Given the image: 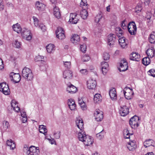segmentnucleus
<instances>
[{
	"label": "nucleus",
	"mask_w": 155,
	"mask_h": 155,
	"mask_svg": "<svg viewBox=\"0 0 155 155\" xmlns=\"http://www.w3.org/2000/svg\"><path fill=\"white\" fill-rule=\"evenodd\" d=\"M23 151L28 155H39L40 151L38 147L31 146L29 148L25 147L23 149Z\"/></svg>",
	"instance_id": "nucleus-1"
},
{
	"label": "nucleus",
	"mask_w": 155,
	"mask_h": 155,
	"mask_svg": "<svg viewBox=\"0 0 155 155\" xmlns=\"http://www.w3.org/2000/svg\"><path fill=\"white\" fill-rule=\"evenodd\" d=\"M22 75L23 78L28 80H31L33 78V75L31 71L26 67L22 70Z\"/></svg>",
	"instance_id": "nucleus-2"
},
{
	"label": "nucleus",
	"mask_w": 155,
	"mask_h": 155,
	"mask_svg": "<svg viewBox=\"0 0 155 155\" xmlns=\"http://www.w3.org/2000/svg\"><path fill=\"white\" fill-rule=\"evenodd\" d=\"M127 29L130 34L132 35H134L136 34L137 28L134 22H130L128 24Z\"/></svg>",
	"instance_id": "nucleus-3"
},
{
	"label": "nucleus",
	"mask_w": 155,
	"mask_h": 155,
	"mask_svg": "<svg viewBox=\"0 0 155 155\" xmlns=\"http://www.w3.org/2000/svg\"><path fill=\"white\" fill-rule=\"evenodd\" d=\"M21 33L23 38L27 41H29L31 39L32 36L29 30L25 28H23Z\"/></svg>",
	"instance_id": "nucleus-4"
},
{
	"label": "nucleus",
	"mask_w": 155,
	"mask_h": 155,
	"mask_svg": "<svg viewBox=\"0 0 155 155\" xmlns=\"http://www.w3.org/2000/svg\"><path fill=\"white\" fill-rule=\"evenodd\" d=\"M139 117L136 116H134L130 119L129 124L132 128L135 129L139 126Z\"/></svg>",
	"instance_id": "nucleus-5"
},
{
	"label": "nucleus",
	"mask_w": 155,
	"mask_h": 155,
	"mask_svg": "<svg viewBox=\"0 0 155 155\" xmlns=\"http://www.w3.org/2000/svg\"><path fill=\"white\" fill-rule=\"evenodd\" d=\"M0 91L5 95H9L10 93V90L8 86L5 82L0 84Z\"/></svg>",
	"instance_id": "nucleus-6"
},
{
	"label": "nucleus",
	"mask_w": 155,
	"mask_h": 155,
	"mask_svg": "<svg viewBox=\"0 0 155 155\" xmlns=\"http://www.w3.org/2000/svg\"><path fill=\"white\" fill-rule=\"evenodd\" d=\"M123 91L125 98L128 100L130 99L134 94L133 90L127 87L124 88Z\"/></svg>",
	"instance_id": "nucleus-7"
},
{
	"label": "nucleus",
	"mask_w": 155,
	"mask_h": 155,
	"mask_svg": "<svg viewBox=\"0 0 155 155\" xmlns=\"http://www.w3.org/2000/svg\"><path fill=\"white\" fill-rule=\"evenodd\" d=\"M9 76L11 81H13L15 83H18L21 80V77L18 73L12 72L10 74Z\"/></svg>",
	"instance_id": "nucleus-8"
},
{
	"label": "nucleus",
	"mask_w": 155,
	"mask_h": 155,
	"mask_svg": "<svg viewBox=\"0 0 155 155\" xmlns=\"http://www.w3.org/2000/svg\"><path fill=\"white\" fill-rule=\"evenodd\" d=\"M97 85L96 81L91 78L87 82V88L90 90L94 89Z\"/></svg>",
	"instance_id": "nucleus-9"
},
{
	"label": "nucleus",
	"mask_w": 155,
	"mask_h": 155,
	"mask_svg": "<svg viewBox=\"0 0 155 155\" xmlns=\"http://www.w3.org/2000/svg\"><path fill=\"white\" fill-rule=\"evenodd\" d=\"M128 65L127 62L125 59L122 60L120 64L119 70L120 71H124L128 69Z\"/></svg>",
	"instance_id": "nucleus-10"
},
{
	"label": "nucleus",
	"mask_w": 155,
	"mask_h": 155,
	"mask_svg": "<svg viewBox=\"0 0 155 155\" xmlns=\"http://www.w3.org/2000/svg\"><path fill=\"white\" fill-rule=\"evenodd\" d=\"M103 113L99 109H96L94 113V115L97 121L101 120L103 118Z\"/></svg>",
	"instance_id": "nucleus-11"
},
{
	"label": "nucleus",
	"mask_w": 155,
	"mask_h": 155,
	"mask_svg": "<svg viewBox=\"0 0 155 155\" xmlns=\"http://www.w3.org/2000/svg\"><path fill=\"white\" fill-rule=\"evenodd\" d=\"M79 21L77 15L75 13H71L70 14L69 22L72 24H76Z\"/></svg>",
	"instance_id": "nucleus-12"
},
{
	"label": "nucleus",
	"mask_w": 155,
	"mask_h": 155,
	"mask_svg": "<svg viewBox=\"0 0 155 155\" xmlns=\"http://www.w3.org/2000/svg\"><path fill=\"white\" fill-rule=\"evenodd\" d=\"M129 113L128 108L126 106H123L120 107L119 113L122 116H125L127 115Z\"/></svg>",
	"instance_id": "nucleus-13"
},
{
	"label": "nucleus",
	"mask_w": 155,
	"mask_h": 155,
	"mask_svg": "<svg viewBox=\"0 0 155 155\" xmlns=\"http://www.w3.org/2000/svg\"><path fill=\"white\" fill-rule=\"evenodd\" d=\"M116 36L115 34H110L108 36V44L110 46L114 44L116 39Z\"/></svg>",
	"instance_id": "nucleus-14"
},
{
	"label": "nucleus",
	"mask_w": 155,
	"mask_h": 155,
	"mask_svg": "<svg viewBox=\"0 0 155 155\" xmlns=\"http://www.w3.org/2000/svg\"><path fill=\"white\" fill-rule=\"evenodd\" d=\"M101 64L103 73L105 75L108 70V64L107 62L104 61L102 62Z\"/></svg>",
	"instance_id": "nucleus-15"
},
{
	"label": "nucleus",
	"mask_w": 155,
	"mask_h": 155,
	"mask_svg": "<svg viewBox=\"0 0 155 155\" xmlns=\"http://www.w3.org/2000/svg\"><path fill=\"white\" fill-rule=\"evenodd\" d=\"M140 55L137 53H132L130 55V59L131 60L138 61L140 60Z\"/></svg>",
	"instance_id": "nucleus-16"
},
{
	"label": "nucleus",
	"mask_w": 155,
	"mask_h": 155,
	"mask_svg": "<svg viewBox=\"0 0 155 155\" xmlns=\"http://www.w3.org/2000/svg\"><path fill=\"white\" fill-rule=\"evenodd\" d=\"M73 72L69 70L64 71L63 73V76L65 79H69L72 78L73 76Z\"/></svg>",
	"instance_id": "nucleus-17"
},
{
	"label": "nucleus",
	"mask_w": 155,
	"mask_h": 155,
	"mask_svg": "<svg viewBox=\"0 0 155 155\" xmlns=\"http://www.w3.org/2000/svg\"><path fill=\"white\" fill-rule=\"evenodd\" d=\"M45 5L40 2H37L35 4L36 9L39 11H42L45 10Z\"/></svg>",
	"instance_id": "nucleus-18"
},
{
	"label": "nucleus",
	"mask_w": 155,
	"mask_h": 155,
	"mask_svg": "<svg viewBox=\"0 0 155 155\" xmlns=\"http://www.w3.org/2000/svg\"><path fill=\"white\" fill-rule=\"evenodd\" d=\"M83 142L85 145L87 146H90L92 144L93 142V139L91 137L87 135L86 137Z\"/></svg>",
	"instance_id": "nucleus-19"
},
{
	"label": "nucleus",
	"mask_w": 155,
	"mask_h": 155,
	"mask_svg": "<svg viewBox=\"0 0 155 155\" xmlns=\"http://www.w3.org/2000/svg\"><path fill=\"white\" fill-rule=\"evenodd\" d=\"M127 147L129 150L134 151L136 147L134 141V140L131 141L130 140V142H128L127 145Z\"/></svg>",
	"instance_id": "nucleus-20"
},
{
	"label": "nucleus",
	"mask_w": 155,
	"mask_h": 155,
	"mask_svg": "<svg viewBox=\"0 0 155 155\" xmlns=\"http://www.w3.org/2000/svg\"><path fill=\"white\" fill-rule=\"evenodd\" d=\"M109 94L112 100H116L117 96L116 91L115 88H114L110 90Z\"/></svg>",
	"instance_id": "nucleus-21"
},
{
	"label": "nucleus",
	"mask_w": 155,
	"mask_h": 155,
	"mask_svg": "<svg viewBox=\"0 0 155 155\" xmlns=\"http://www.w3.org/2000/svg\"><path fill=\"white\" fill-rule=\"evenodd\" d=\"M77 91V88L72 84L68 86L67 88V91L68 92L71 94H74Z\"/></svg>",
	"instance_id": "nucleus-22"
},
{
	"label": "nucleus",
	"mask_w": 155,
	"mask_h": 155,
	"mask_svg": "<svg viewBox=\"0 0 155 155\" xmlns=\"http://www.w3.org/2000/svg\"><path fill=\"white\" fill-rule=\"evenodd\" d=\"M87 135H86L85 132L83 130H81V132H79L78 134V137L80 141L83 142L86 137Z\"/></svg>",
	"instance_id": "nucleus-23"
},
{
	"label": "nucleus",
	"mask_w": 155,
	"mask_h": 155,
	"mask_svg": "<svg viewBox=\"0 0 155 155\" xmlns=\"http://www.w3.org/2000/svg\"><path fill=\"white\" fill-rule=\"evenodd\" d=\"M12 28L13 30L18 33H21V31H22V29L20 25L18 23L12 26Z\"/></svg>",
	"instance_id": "nucleus-24"
},
{
	"label": "nucleus",
	"mask_w": 155,
	"mask_h": 155,
	"mask_svg": "<svg viewBox=\"0 0 155 155\" xmlns=\"http://www.w3.org/2000/svg\"><path fill=\"white\" fill-rule=\"evenodd\" d=\"M53 14L54 16L58 18H60L61 14L59 8L55 6L53 9Z\"/></svg>",
	"instance_id": "nucleus-25"
},
{
	"label": "nucleus",
	"mask_w": 155,
	"mask_h": 155,
	"mask_svg": "<svg viewBox=\"0 0 155 155\" xmlns=\"http://www.w3.org/2000/svg\"><path fill=\"white\" fill-rule=\"evenodd\" d=\"M146 53L148 57L153 58L155 55V50L153 48H149L146 51Z\"/></svg>",
	"instance_id": "nucleus-26"
},
{
	"label": "nucleus",
	"mask_w": 155,
	"mask_h": 155,
	"mask_svg": "<svg viewBox=\"0 0 155 155\" xmlns=\"http://www.w3.org/2000/svg\"><path fill=\"white\" fill-rule=\"evenodd\" d=\"M76 123L77 127L81 131L84 128L83 120L79 119H77L76 121Z\"/></svg>",
	"instance_id": "nucleus-27"
},
{
	"label": "nucleus",
	"mask_w": 155,
	"mask_h": 155,
	"mask_svg": "<svg viewBox=\"0 0 155 155\" xmlns=\"http://www.w3.org/2000/svg\"><path fill=\"white\" fill-rule=\"evenodd\" d=\"M68 104L70 109L71 110H72L75 109L76 104H75L74 101L73 99H71L68 100Z\"/></svg>",
	"instance_id": "nucleus-28"
},
{
	"label": "nucleus",
	"mask_w": 155,
	"mask_h": 155,
	"mask_svg": "<svg viewBox=\"0 0 155 155\" xmlns=\"http://www.w3.org/2000/svg\"><path fill=\"white\" fill-rule=\"evenodd\" d=\"M118 41L120 46L123 48H125L127 45L125 42V38L124 37H122L119 38Z\"/></svg>",
	"instance_id": "nucleus-29"
},
{
	"label": "nucleus",
	"mask_w": 155,
	"mask_h": 155,
	"mask_svg": "<svg viewBox=\"0 0 155 155\" xmlns=\"http://www.w3.org/2000/svg\"><path fill=\"white\" fill-rule=\"evenodd\" d=\"M55 46L52 44H49L46 46V49L48 52L49 53H53L55 51Z\"/></svg>",
	"instance_id": "nucleus-30"
},
{
	"label": "nucleus",
	"mask_w": 155,
	"mask_h": 155,
	"mask_svg": "<svg viewBox=\"0 0 155 155\" xmlns=\"http://www.w3.org/2000/svg\"><path fill=\"white\" fill-rule=\"evenodd\" d=\"M153 143L154 141L152 140L149 139L148 140H147L144 142V146L145 148L151 146L154 147V145H153Z\"/></svg>",
	"instance_id": "nucleus-31"
},
{
	"label": "nucleus",
	"mask_w": 155,
	"mask_h": 155,
	"mask_svg": "<svg viewBox=\"0 0 155 155\" xmlns=\"http://www.w3.org/2000/svg\"><path fill=\"white\" fill-rule=\"evenodd\" d=\"M11 106L13 108V110L16 112H18L20 111V109L18 106V103L15 101H12L11 103Z\"/></svg>",
	"instance_id": "nucleus-32"
},
{
	"label": "nucleus",
	"mask_w": 155,
	"mask_h": 155,
	"mask_svg": "<svg viewBox=\"0 0 155 155\" xmlns=\"http://www.w3.org/2000/svg\"><path fill=\"white\" fill-rule=\"evenodd\" d=\"M80 15L81 17L84 19H87L88 15V12L85 9L82 10L80 12Z\"/></svg>",
	"instance_id": "nucleus-33"
},
{
	"label": "nucleus",
	"mask_w": 155,
	"mask_h": 155,
	"mask_svg": "<svg viewBox=\"0 0 155 155\" xmlns=\"http://www.w3.org/2000/svg\"><path fill=\"white\" fill-rule=\"evenodd\" d=\"M71 40L73 43H77L80 40V37L78 35L74 34L71 38Z\"/></svg>",
	"instance_id": "nucleus-34"
},
{
	"label": "nucleus",
	"mask_w": 155,
	"mask_h": 155,
	"mask_svg": "<svg viewBox=\"0 0 155 155\" xmlns=\"http://www.w3.org/2000/svg\"><path fill=\"white\" fill-rule=\"evenodd\" d=\"M6 144L9 146L11 149L13 150L15 148V143L12 140H8L7 141Z\"/></svg>",
	"instance_id": "nucleus-35"
},
{
	"label": "nucleus",
	"mask_w": 155,
	"mask_h": 155,
	"mask_svg": "<svg viewBox=\"0 0 155 155\" xmlns=\"http://www.w3.org/2000/svg\"><path fill=\"white\" fill-rule=\"evenodd\" d=\"M39 132L45 135L47 132V129L45 126L44 125H41L39 126Z\"/></svg>",
	"instance_id": "nucleus-36"
},
{
	"label": "nucleus",
	"mask_w": 155,
	"mask_h": 155,
	"mask_svg": "<svg viewBox=\"0 0 155 155\" xmlns=\"http://www.w3.org/2000/svg\"><path fill=\"white\" fill-rule=\"evenodd\" d=\"M149 40L151 43H155V32H153L150 35L149 38Z\"/></svg>",
	"instance_id": "nucleus-37"
},
{
	"label": "nucleus",
	"mask_w": 155,
	"mask_h": 155,
	"mask_svg": "<svg viewBox=\"0 0 155 155\" xmlns=\"http://www.w3.org/2000/svg\"><path fill=\"white\" fill-rule=\"evenodd\" d=\"M123 134L124 137L126 139H130V135L133 134H132L130 133L127 129H125L124 130Z\"/></svg>",
	"instance_id": "nucleus-38"
},
{
	"label": "nucleus",
	"mask_w": 155,
	"mask_h": 155,
	"mask_svg": "<svg viewBox=\"0 0 155 155\" xmlns=\"http://www.w3.org/2000/svg\"><path fill=\"white\" fill-rule=\"evenodd\" d=\"M150 59L149 57H146L143 58L142 60V63L145 65H148L150 63Z\"/></svg>",
	"instance_id": "nucleus-39"
},
{
	"label": "nucleus",
	"mask_w": 155,
	"mask_h": 155,
	"mask_svg": "<svg viewBox=\"0 0 155 155\" xmlns=\"http://www.w3.org/2000/svg\"><path fill=\"white\" fill-rule=\"evenodd\" d=\"M94 102L98 103L101 100V96L100 94H96L94 96Z\"/></svg>",
	"instance_id": "nucleus-40"
},
{
	"label": "nucleus",
	"mask_w": 155,
	"mask_h": 155,
	"mask_svg": "<svg viewBox=\"0 0 155 155\" xmlns=\"http://www.w3.org/2000/svg\"><path fill=\"white\" fill-rule=\"evenodd\" d=\"M13 45L14 47L19 48L21 45V42L18 41L17 40H15L13 42Z\"/></svg>",
	"instance_id": "nucleus-41"
},
{
	"label": "nucleus",
	"mask_w": 155,
	"mask_h": 155,
	"mask_svg": "<svg viewBox=\"0 0 155 155\" xmlns=\"http://www.w3.org/2000/svg\"><path fill=\"white\" fill-rule=\"evenodd\" d=\"M104 132L103 130H102L100 132L97 133L96 136L99 139L101 140L104 137Z\"/></svg>",
	"instance_id": "nucleus-42"
},
{
	"label": "nucleus",
	"mask_w": 155,
	"mask_h": 155,
	"mask_svg": "<svg viewBox=\"0 0 155 155\" xmlns=\"http://www.w3.org/2000/svg\"><path fill=\"white\" fill-rule=\"evenodd\" d=\"M32 18L34 21V23L35 26L36 27H38L40 24L38 23L39 20L38 19L34 16Z\"/></svg>",
	"instance_id": "nucleus-43"
},
{
	"label": "nucleus",
	"mask_w": 155,
	"mask_h": 155,
	"mask_svg": "<svg viewBox=\"0 0 155 155\" xmlns=\"http://www.w3.org/2000/svg\"><path fill=\"white\" fill-rule=\"evenodd\" d=\"M64 31L63 28L61 27L58 28L57 30L56 31V35H60L62 33H64Z\"/></svg>",
	"instance_id": "nucleus-44"
},
{
	"label": "nucleus",
	"mask_w": 155,
	"mask_h": 155,
	"mask_svg": "<svg viewBox=\"0 0 155 155\" xmlns=\"http://www.w3.org/2000/svg\"><path fill=\"white\" fill-rule=\"evenodd\" d=\"M142 6L140 4L138 5L135 8V12L136 13H139L142 10Z\"/></svg>",
	"instance_id": "nucleus-45"
},
{
	"label": "nucleus",
	"mask_w": 155,
	"mask_h": 155,
	"mask_svg": "<svg viewBox=\"0 0 155 155\" xmlns=\"http://www.w3.org/2000/svg\"><path fill=\"white\" fill-rule=\"evenodd\" d=\"M3 124L4 128L5 129V130L8 128L10 127L8 122L7 121H4L3 122Z\"/></svg>",
	"instance_id": "nucleus-46"
},
{
	"label": "nucleus",
	"mask_w": 155,
	"mask_h": 155,
	"mask_svg": "<svg viewBox=\"0 0 155 155\" xmlns=\"http://www.w3.org/2000/svg\"><path fill=\"white\" fill-rule=\"evenodd\" d=\"M148 73L149 75L154 77H155V70L154 69H150Z\"/></svg>",
	"instance_id": "nucleus-47"
},
{
	"label": "nucleus",
	"mask_w": 155,
	"mask_h": 155,
	"mask_svg": "<svg viewBox=\"0 0 155 155\" xmlns=\"http://www.w3.org/2000/svg\"><path fill=\"white\" fill-rule=\"evenodd\" d=\"M102 15L101 14L97 15L95 18V21L96 22L98 23L101 19Z\"/></svg>",
	"instance_id": "nucleus-48"
},
{
	"label": "nucleus",
	"mask_w": 155,
	"mask_h": 155,
	"mask_svg": "<svg viewBox=\"0 0 155 155\" xmlns=\"http://www.w3.org/2000/svg\"><path fill=\"white\" fill-rule=\"evenodd\" d=\"M90 59V58L89 56L85 55L82 57V60L83 61L86 62L88 61Z\"/></svg>",
	"instance_id": "nucleus-49"
},
{
	"label": "nucleus",
	"mask_w": 155,
	"mask_h": 155,
	"mask_svg": "<svg viewBox=\"0 0 155 155\" xmlns=\"http://www.w3.org/2000/svg\"><path fill=\"white\" fill-rule=\"evenodd\" d=\"M57 37L59 39L62 40L64 39L65 37V36L64 33H62L60 35H56Z\"/></svg>",
	"instance_id": "nucleus-50"
},
{
	"label": "nucleus",
	"mask_w": 155,
	"mask_h": 155,
	"mask_svg": "<svg viewBox=\"0 0 155 155\" xmlns=\"http://www.w3.org/2000/svg\"><path fill=\"white\" fill-rule=\"evenodd\" d=\"M64 67L68 68H70L71 67V63L70 61H64Z\"/></svg>",
	"instance_id": "nucleus-51"
},
{
	"label": "nucleus",
	"mask_w": 155,
	"mask_h": 155,
	"mask_svg": "<svg viewBox=\"0 0 155 155\" xmlns=\"http://www.w3.org/2000/svg\"><path fill=\"white\" fill-rule=\"evenodd\" d=\"M103 57L105 60H108L110 58V55L108 53H104L103 54Z\"/></svg>",
	"instance_id": "nucleus-52"
},
{
	"label": "nucleus",
	"mask_w": 155,
	"mask_h": 155,
	"mask_svg": "<svg viewBox=\"0 0 155 155\" xmlns=\"http://www.w3.org/2000/svg\"><path fill=\"white\" fill-rule=\"evenodd\" d=\"M127 24V22L126 21L124 20L122 21L121 23V27L123 29H126L127 26L126 25Z\"/></svg>",
	"instance_id": "nucleus-53"
},
{
	"label": "nucleus",
	"mask_w": 155,
	"mask_h": 155,
	"mask_svg": "<svg viewBox=\"0 0 155 155\" xmlns=\"http://www.w3.org/2000/svg\"><path fill=\"white\" fill-rule=\"evenodd\" d=\"M38 28H40L43 31H45L46 30V27L43 24H39V26Z\"/></svg>",
	"instance_id": "nucleus-54"
},
{
	"label": "nucleus",
	"mask_w": 155,
	"mask_h": 155,
	"mask_svg": "<svg viewBox=\"0 0 155 155\" xmlns=\"http://www.w3.org/2000/svg\"><path fill=\"white\" fill-rule=\"evenodd\" d=\"M87 4L86 0H81V2L80 3V5L81 6H87L88 5Z\"/></svg>",
	"instance_id": "nucleus-55"
},
{
	"label": "nucleus",
	"mask_w": 155,
	"mask_h": 155,
	"mask_svg": "<svg viewBox=\"0 0 155 155\" xmlns=\"http://www.w3.org/2000/svg\"><path fill=\"white\" fill-rule=\"evenodd\" d=\"M80 72L84 75H86L88 73V71L86 69H81L80 71Z\"/></svg>",
	"instance_id": "nucleus-56"
},
{
	"label": "nucleus",
	"mask_w": 155,
	"mask_h": 155,
	"mask_svg": "<svg viewBox=\"0 0 155 155\" xmlns=\"http://www.w3.org/2000/svg\"><path fill=\"white\" fill-rule=\"evenodd\" d=\"M54 135L55 138L57 139H59L60 137V132L58 131L56 133H55L54 134Z\"/></svg>",
	"instance_id": "nucleus-57"
},
{
	"label": "nucleus",
	"mask_w": 155,
	"mask_h": 155,
	"mask_svg": "<svg viewBox=\"0 0 155 155\" xmlns=\"http://www.w3.org/2000/svg\"><path fill=\"white\" fill-rule=\"evenodd\" d=\"M80 48L81 50V51L84 53L86 51V46L85 45H81Z\"/></svg>",
	"instance_id": "nucleus-58"
},
{
	"label": "nucleus",
	"mask_w": 155,
	"mask_h": 155,
	"mask_svg": "<svg viewBox=\"0 0 155 155\" xmlns=\"http://www.w3.org/2000/svg\"><path fill=\"white\" fill-rule=\"evenodd\" d=\"M44 57L41 56L40 55H38L35 58V60L36 61H42V59H43Z\"/></svg>",
	"instance_id": "nucleus-59"
},
{
	"label": "nucleus",
	"mask_w": 155,
	"mask_h": 155,
	"mask_svg": "<svg viewBox=\"0 0 155 155\" xmlns=\"http://www.w3.org/2000/svg\"><path fill=\"white\" fill-rule=\"evenodd\" d=\"M80 106L83 110H84L87 109V106L85 105V102L83 103L80 105Z\"/></svg>",
	"instance_id": "nucleus-60"
},
{
	"label": "nucleus",
	"mask_w": 155,
	"mask_h": 155,
	"mask_svg": "<svg viewBox=\"0 0 155 155\" xmlns=\"http://www.w3.org/2000/svg\"><path fill=\"white\" fill-rule=\"evenodd\" d=\"M21 120L22 123H25L27 120V118L26 115L24 116H21Z\"/></svg>",
	"instance_id": "nucleus-61"
},
{
	"label": "nucleus",
	"mask_w": 155,
	"mask_h": 155,
	"mask_svg": "<svg viewBox=\"0 0 155 155\" xmlns=\"http://www.w3.org/2000/svg\"><path fill=\"white\" fill-rule=\"evenodd\" d=\"M4 64L2 60L0 58V70H2L4 68Z\"/></svg>",
	"instance_id": "nucleus-62"
},
{
	"label": "nucleus",
	"mask_w": 155,
	"mask_h": 155,
	"mask_svg": "<svg viewBox=\"0 0 155 155\" xmlns=\"http://www.w3.org/2000/svg\"><path fill=\"white\" fill-rule=\"evenodd\" d=\"M4 6L2 2V0H0V11H2L4 9Z\"/></svg>",
	"instance_id": "nucleus-63"
},
{
	"label": "nucleus",
	"mask_w": 155,
	"mask_h": 155,
	"mask_svg": "<svg viewBox=\"0 0 155 155\" xmlns=\"http://www.w3.org/2000/svg\"><path fill=\"white\" fill-rule=\"evenodd\" d=\"M116 30L117 31H119V33L121 35L123 34L121 28L119 27H118L116 28Z\"/></svg>",
	"instance_id": "nucleus-64"
}]
</instances>
